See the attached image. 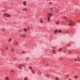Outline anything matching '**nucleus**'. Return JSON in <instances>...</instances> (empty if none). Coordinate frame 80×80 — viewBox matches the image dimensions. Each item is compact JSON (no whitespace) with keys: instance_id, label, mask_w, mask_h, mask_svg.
Segmentation results:
<instances>
[{"instance_id":"1","label":"nucleus","mask_w":80,"mask_h":80,"mask_svg":"<svg viewBox=\"0 0 80 80\" xmlns=\"http://www.w3.org/2000/svg\"><path fill=\"white\" fill-rule=\"evenodd\" d=\"M18 68H19V69H21V68H22V66H21V65H19Z\"/></svg>"},{"instance_id":"2","label":"nucleus","mask_w":80,"mask_h":80,"mask_svg":"<svg viewBox=\"0 0 80 80\" xmlns=\"http://www.w3.org/2000/svg\"><path fill=\"white\" fill-rule=\"evenodd\" d=\"M23 4L24 5H27V3L25 2V1L23 2Z\"/></svg>"},{"instance_id":"3","label":"nucleus","mask_w":80,"mask_h":80,"mask_svg":"<svg viewBox=\"0 0 80 80\" xmlns=\"http://www.w3.org/2000/svg\"><path fill=\"white\" fill-rule=\"evenodd\" d=\"M49 15L50 16V17H52V13H49ZM51 15V16H50Z\"/></svg>"},{"instance_id":"4","label":"nucleus","mask_w":80,"mask_h":80,"mask_svg":"<svg viewBox=\"0 0 80 80\" xmlns=\"http://www.w3.org/2000/svg\"><path fill=\"white\" fill-rule=\"evenodd\" d=\"M11 41H12V38H10L9 39L8 42H11Z\"/></svg>"},{"instance_id":"5","label":"nucleus","mask_w":80,"mask_h":80,"mask_svg":"<svg viewBox=\"0 0 80 80\" xmlns=\"http://www.w3.org/2000/svg\"><path fill=\"white\" fill-rule=\"evenodd\" d=\"M50 16H49V18H48V21H50Z\"/></svg>"},{"instance_id":"6","label":"nucleus","mask_w":80,"mask_h":80,"mask_svg":"<svg viewBox=\"0 0 80 80\" xmlns=\"http://www.w3.org/2000/svg\"><path fill=\"white\" fill-rule=\"evenodd\" d=\"M7 17H10V14H7Z\"/></svg>"},{"instance_id":"7","label":"nucleus","mask_w":80,"mask_h":80,"mask_svg":"<svg viewBox=\"0 0 80 80\" xmlns=\"http://www.w3.org/2000/svg\"><path fill=\"white\" fill-rule=\"evenodd\" d=\"M57 31H58V30H57V29H56V30H55V31H54V33H57Z\"/></svg>"},{"instance_id":"8","label":"nucleus","mask_w":80,"mask_h":80,"mask_svg":"<svg viewBox=\"0 0 80 80\" xmlns=\"http://www.w3.org/2000/svg\"><path fill=\"white\" fill-rule=\"evenodd\" d=\"M40 22H41V23H43V21H42V20H40Z\"/></svg>"},{"instance_id":"9","label":"nucleus","mask_w":80,"mask_h":80,"mask_svg":"<svg viewBox=\"0 0 80 80\" xmlns=\"http://www.w3.org/2000/svg\"><path fill=\"white\" fill-rule=\"evenodd\" d=\"M56 80H59V78L56 77Z\"/></svg>"},{"instance_id":"10","label":"nucleus","mask_w":80,"mask_h":80,"mask_svg":"<svg viewBox=\"0 0 80 80\" xmlns=\"http://www.w3.org/2000/svg\"><path fill=\"white\" fill-rule=\"evenodd\" d=\"M4 15L5 17H6L7 15V14L6 13H5L4 14Z\"/></svg>"},{"instance_id":"11","label":"nucleus","mask_w":80,"mask_h":80,"mask_svg":"<svg viewBox=\"0 0 80 80\" xmlns=\"http://www.w3.org/2000/svg\"><path fill=\"white\" fill-rule=\"evenodd\" d=\"M56 52L55 50H54L53 51L52 53H53V54L55 53Z\"/></svg>"},{"instance_id":"12","label":"nucleus","mask_w":80,"mask_h":80,"mask_svg":"<svg viewBox=\"0 0 80 80\" xmlns=\"http://www.w3.org/2000/svg\"><path fill=\"white\" fill-rule=\"evenodd\" d=\"M62 48H61L59 50V51L61 52V51H62Z\"/></svg>"},{"instance_id":"13","label":"nucleus","mask_w":80,"mask_h":80,"mask_svg":"<svg viewBox=\"0 0 80 80\" xmlns=\"http://www.w3.org/2000/svg\"><path fill=\"white\" fill-rule=\"evenodd\" d=\"M59 33H61L62 32V31L61 30H59L58 31Z\"/></svg>"},{"instance_id":"14","label":"nucleus","mask_w":80,"mask_h":80,"mask_svg":"<svg viewBox=\"0 0 80 80\" xmlns=\"http://www.w3.org/2000/svg\"><path fill=\"white\" fill-rule=\"evenodd\" d=\"M72 24H73V23L71 22V23L69 24V25H70V26L72 25Z\"/></svg>"},{"instance_id":"15","label":"nucleus","mask_w":80,"mask_h":80,"mask_svg":"<svg viewBox=\"0 0 80 80\" xmlns=\"http://www.w3.org/2000/svg\"><path fill=\"white\" fill-rule=\"evenodd\" d=\"M24 30L25 32H27V29L26 28H24Z\"/></svg>"},{"instance_id":"16","label":"nucleus","mask_w":80,"mask_h":80,"mask_svg":"<svg viewBox=\"0 0 80 80\" xmlns=\"http://www.w3.org/2000/svg\"><path fill=\"white\" fill-rule=\"evenodd\" d=\"M74 77L75 78H77V77H78V76H75Z\"/></svg>"},{"instance_id":"17","label":"nucleus","mask_w":80,"mask_h":80,"mask_svg":"<svg viewBox=\"0 0 80 80\" xmlns=\"http://www.w3.org/2000/svg\"><path fill=\"white\" fill-rule=\"evenodd\" d=\"M24 10H25V11H27V9L26 8H25L24 9Z\"/></svg>"},{"instance_id":"18","label":"nucleus","mask_w":80,"mask_h":80,"mask_svg":"<svg viewBox=\"0 0 80 80\" xmlns=\"http://www.w3.org/2000/svg\"><path fill=\"white\" fill-rule=\"evenodd\" d=\"M29 68L31 70H32V68L31 67H29Z\"/></svg>"},{"instance_id":"19","label":"nucleus","mask_w":80,"mask_h":80,"mask_svg":"<svg viewBox=\"0 0 80 80\" xmlns=\"http://www.w3.org/2000/svg\"><path fill=\"white\" fill-rule=\"evenodd\" d=\"M27 80V78H24V80Z\"/></svg>"},{"instance_id":"20","label":"nucleus","mask_w":80,"mask_h":80,"mask_svg":"<svg viewBox=\"0 0 80 80\" xmlns=\"http://www.w3.org/2000/svg\"><path fill=\"white\" fill-rule=\"evenodd\" d=\"M71 52H72L71 51H69V53H71Z\"/></svg>"},{"instance_id":"21","label":"nucleus","mask_w":80,"mask_h":80,"mask_svg":"<svg viewBox=\"0 0 80 80\" xmlns=\"http://www.w3.org/2000/svg\"><path fill=\"white\" fill-rule=\"evenodd\" d=\"M6 80H8V77H6Z\"/></svg>"},{"instance_id":"22","label":"nucleus","mask_w":80,"mask_h":80,"mask_svg":"<svg viewBox=\"0 0 80 80\" xmlns=\"http://www.w3.org/2000/svg\"><path fill=\"white\" fill-rule=\"evenodd\" d=\"M25 53V52L24 51L22 52V53Z\"/></svg>"},{"instance_id":"23","label":"nucleus","mask_w":80,"mask_h":80,"mask_svg":"<svg viewBox=\"0 0 80 80\" xmlns=\"http://www.w3.org/2000/svg\"><path fill=\"white\" fill-rule=\"evenodd\" d=\"M64 53H65V52H66V51H65V50L64 51Z\"/></svg>"},{"instance_id":"24","label":"nucleus","mask_w":80,"mask_h":80,"mask_svg":"<svg viewBox=\"0 0 80 80\" xmlns=\"http://www.w3.org/2000/svg\"><path fill=\"white\" fill-rule=\"evenodd\" d=\"M50 9H51V10H52V8H50Z\"/></svg>"},{"instance_id":"25","label":"nucleus","mask_w":80,"mask_h":80,"mask_svg":"<svg viewBox=\"0 0 80 80\" xmlns=\"http://www.w3.org/2000/svg\"><path fill=\"white\" fill-rule=\"evenodd\" d=\"M71 22H72V20H71Z\"/></svg>"},{"instance_id":"26","label":"nucleus","mask_w":80,"mask_h":80,"mask_svg":"<svg viewBox=\"0 0 80 80\" xmlns=\"http://www.w3.org/2000/svg\"><path fill=\"white\" fill-rule=\"evenodd\" d=\"M49 0H47V1H48Z\"/></svg>"},{"instance_id":"27","label":"nucleus","mask_w":80,"mask_h":80,"mask_svg":"<svg viewBox=\"0 0 80 80\" xmlns=\"http://www.w3.org/2000/svg\"><path fill=\"white\" fill-rule=\"evenodd\" d=\"M50 3H51V2H50Z\"/></svg>"}]
</instances>
